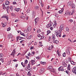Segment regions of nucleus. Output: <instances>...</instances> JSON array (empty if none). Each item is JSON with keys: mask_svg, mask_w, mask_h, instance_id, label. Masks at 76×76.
Wrapping results in <instances>:
<instances>
[{"mask_svg": "<svg viewBox=\"0 0 76 76\" xmlns=\"http://www.w3.org/2000/svg\"><path fill=\"white\" fill-rule=\"evenodd\" d=\"M64 26V24H61L60 25V26L59 27V29L58 31H55V34H56V37H58V35H59V34L62 31V30H63L64 29V28L63 27Z\"/></svg>", "mask_w": 76, "mask_h": 76, "instance_id": "nucleus-1", "label": "nucleus"}, {"mask_svg": "<svg viewBox=\"0 0 76 76\" xmlns=\"http://www.w3.org/2000/svg\"><path fill=\"white\" fill-rule=\"evenodd\" d=\"M16 50L15 49H14L12 52V53L11 54V56H13V58H15V54H16Z\"/></svg>", "mask_w": 76, "mask_h": 76, "instance_id": "nucleus-2", "label": "nucleus"}, {"mask_svg": "<svg viewBox=\"0 0 76 76\" xmlns=\"http://www.w3.org/2000/svg\"><path fill=\"white\" fill-rule=\"evenodd\" d=\"M58 71H61V72H63L64 71V68L63 66H61L58 69Z\"/></svg>", "mask_w": 76, "mask_h": 76, "instance_id": "nucleus-3", "label": "nucleus"}, {"mask_svg": "<svg viewBox=\"0 0 76 76\" xmlns=\"http://www.w3.org/2000/svg\"><path fill=\"white\" fill-rule=\"evenodd\" d=\"M28 30H25L24 31L25 32H29L30 31H31V29H32V27H31V26H29L27 28Z\"/></svg>", "mask_w": 76, "mask_h": 76, "instance_id": "nucleus-4", "label": "nucleus"}, {"mask_svg": "<svg viewBox=\"0 0 76 76\" xmlns=\"http://www.w3.org/2000/svg\"><path fill=\"white\" fill-rule=\"evenodd\" d=\"M53 25V23H49V24H48L46 26V27L47 28H50L51 27V26H52Z\"/></svg>", "mask_w": 76, "mask_h": 76, "instance_id": "nucleus-5", "label": "nucleus"}, {"mask_svg": "<svg viewBox=\"0 0 76 76\" xmlns=\"http://www.w3.org/2000/svg\"><path fill=\"white\" fill-rule=\"evenodd\" d=\"M37 36L38 37H39V38L40 37V39H43L44 38V36H41V35H40V34H39L37 35Z\"/></svg>", "mask_w": 76, "mask_h": 76, "instance_id": "nucleus-6", "label": "nucleus"}, {"mask_svg": "<svg viewBox=\"0 0 76 76\" xmlns=\"http://www.w3.org/2000/svg\"><path fill=\"white\" fill-rule=\"evenodd\" d=\"M1 18H6L7 20H9V18H8V17H7V16L6 15H4L1 17Z\"/></svg>", "mask_w": 76, "mask_h": 76, "instance_id": "nucleus-7", "label": "nucleus"}, {"mask_svg": "<svg viewBox=\"0 0 76 76\" xmlns=\"http://www.w3.org/2000/svg\"><path fill=\"white\" fill-rule=\"evenodd\" d=\"M52 39L53 41H55V40H56V36H55V35L54 34H53L52 35Z\"/></svg>", "mask_w": 76, "mask_h": 76, "instance_id": "nucleus-8", "label": "nucleus"}, {"mask_svg": "<svg viewBox=\"0 0 76 76\" xmlns=\"http://www.w3.org/2000/svg\"><path fill=\"white\" fill-rule=\"evenodd\" d=\"M45 69L44 68L41 69L39 71L40 73H42L44 72Z\"/></svg>", "mask_w": 76, "mask_h": 76, "instance_id": "nucleus-9", "label": "nucleus"}, {"mask_svg": "<svg viewBox=\"0 0 76 76\" xmlns=\"http://www.w3.org/2000/svg\"><path fill=\"white\" fill-rule=\"evenodd\" d=\"M71 6L73 9H75L76 7V6H75V4L74 3H72L71 5Z\"/></svg>", "mask_w": 76, "mask_h": 76, "instance_id": "nucleus-10", "label": "nucleus"}, {"mask_svg": "<svg viewBox=\"0 0 76 76\" xmlns=\"http://www.w3.org/2000/svg\"><path fill=\"white\" fill-rule=\"evenodd\" d=\"M32 35H30L28 37V36H26V38L28 39H31V38H32Z\"/></svg>", "mask_w": 76, "mask_h": 76, "instance_id": "nucleus-11", "label": "nucleus"}, {"mask_svg": "<svg viewBox=\"0 0 76 76\" xmlns=\"http://www.w3.org/2000/svg\"><path fill=\"white\" fill-rule=\"evenodd\" d=\"M66 53L67 54H68V55H69V54H70V51L69 49H67L66 50Z\"/></svg>", "mask_w": 76, "mask_h": 76, "instance_id": "nucleus-12", "label": "nucleus"}, {"mask_svg": "<svg viewBox=\"0 0 76 76\" xmlns=\"http://www.w3.org/2000/svg\"><path fill=\"white\" fill-rule=\"evenodd\" d=\"M12 38V35L11 34H10L8 36V38L9 39H10V38Z\"/></svg>", "mask_w": 76, "mask_h": 76, "instance_id": "nucleus-13", "label": "nucleus"}, {"mask_svg": "<svg viewBox=\"0 0 76 76\" xmlns=\"http://www.w3.org/2000/svg\"><path fill=\"white\" fill-rule=\"evenodd\" d=\"M31 64H32V65H34V64H35V61L34 60H32L31 61Z\"/></svg>", "mask_w": 76, "mask_h": 76, "instance_id": "nucleus-14", "label": "nucleus"}, {"mask_svg": "<svg viewBox=\"0 0 76 76\" xmlns=\"http://www.w3.org/2000/svg\"><path fill=\"white\" fill-rule=\"evenodd\" d=\"M63 12V9H61V10H60L59 11L58 13L60 14H61V13H62Z\"/></svg>", "mask_w": 76, "mask_h": 76, "instance_id": "nucleus-15", "label": "nucleus"}, {"mask_svg": "<svg viewBox=\"0 0 76 76\" xmlns=\"http://www.w3.org/2000/svg\"><path fill=\"white\" fill-rule=\"evenodd\" d=\"M39 7L38 6H35L34 7V9L35 10H38L39 9Z\"/></svg>", "mask_w": 76, "mask_h": 76, "instance_id": "nucleus-16", "label": "nucleus"}, {"mask_svg": "<svg viewBox=\"0 0 76 76\" xmlns=\"http://www.w3.org/2000/svg\"><path fill=\"white\" fill-rule=\"evenodd\" d=\"M53 43H56V44H58V41L56 40H54L53 41Z\"/></svg>", "mask_w": 76, "mask_h": 76, "instance_id": "nucleus-17", "label": "nucleus"}, {"mask_svg": "<svg viewBox=\"0 0 76 76\" xmlns=\"http://www.w3.org/2000/svg\"><path fill=\"white\" fill-rule=\"evenodd\" d=\"M57 54L58 55V56H59V57H60L61 56V54L60 52H59V51H58V50L57 51Z\"/></svg>", "mask_w": 76, "mask_h": 76, "instance_id": "nucleus-18", "label": "nucleus"}, {"mask_svg": "<svg viewBox=\"0 0 76 76\" xmlns=\"http://www.w3.org/2000/svg\"><path fill=\"white\" fill-rule=\"evenodd\" d=\"M47 34H46L47 35H48V34H50L51 33V31L50 30H48L47 31Z\"/></svg>", "mask_w": 76, "mask_h": 76, "instance_id": "nucleus-19", "label": "nucleus"}, {"mask_svg": "<svg viewBox=\"0 0 76 76\" xmlns=\"http://www.w3.org/2000/svg\"><path fill=\"white\" fill-rule=\"evenodd\" d=\"M20 35H22L24 37H26V34H25V33H20Z\"/></svg>", "mask_w": 76, "mask_h": 76, "instance_id": "nucleus-20", "label": "nucleus"}, {"mask_svg": "<svg viewBox=\"0 0 76 76\" xmlns=\"http://www.w3.org/2000/svg\"><path fill=\"white\" fill-rule=\"evenodd\" d=\"M32 16L33 17H35V11H33Z\"/></svg>", "mask_w": 76, "mask_h": 76, "instance_id": "nucleus-21", "label": "nucleus"}, {"mask_svg": "<svg viewBox=\"0 0 76 76\" xmlns=\"http://www.w3.org/2000/svg\"><path fill=\"white\" fill-rule=\"evenodd\" d=\"M67 69L68 70H70V64H69L68 67H67Z\"/></svg>", "mask_w": 76, "mask_h": 76, "instance_id": "nucleus-22", "label": "nucleus"}, {"mask_svg": "<svg viewBox=\"0 0 76 76\" xmlns=\"http://www.w3.org/2000/svg\"><path fill=\"white\" fill-rule=\"evenodd\" d=\"M14 10L15 11H16V12H19V10H20V8H15Z\"/></svg>", "mask_w": 76, "mask_h": 76, "instance_id": "nucleus-23", "label": "nucleus"}, {"mask_svg": "<svg viewBox=\"0 0 76 76\" xmlns=\"http://www.w3.org/2000/svg\"><path fill=\"white\" fill-rule=\"evenodd\" d=\"M5 4L6 5H8V4H9V2L7 1H6Z\"/></svg>", "mask_w": 76, "mask_h": 76, "instance_id": "nucleus-24", "label": "nucleus"}, {"mask_svg": "<svg viewBox=\"0 0 76 76\" xmlns=\"http://www.w3.org/2000/svg\"><path fill=\"white\" fill-rule=\"evenodd\" d=\"M72 3L71 2H69L68 3V5L69 6H70L72 4Z\"/></svg>", "mask_w": 76, "mask_h": 76, "instance_id": "nucleus-25", "label": "nucleus"}, {"mask_svg": "<svg viewBox=\"0 0 76 76\" xmlns=\"http://www.w3.org/2000/svg\"><path fill=\"white\" fill-rule=\"evenodd\" d=\"M39 45L40 47H42L43 45L42 44V42H39Z\"/></svg>", "mask_w": 76, "mask_h": 76, "instance_id": "nucleus-26", "label": "nucleus"}, {"mask_svg": "<svg viewBox=\"0 0 76 76\" xmlns=\"http://www.w3.org/2000/svg\"><path fill=\"white\" fill-rule=\"evenodd\" d=\"M19 39V40H22L21 39V37L18 36L17 37V39Z\"/></svg>", "mask_w": 76, "mask_h": 76, "instance_id": "nucleus-27", "label": "nucleus"}, {"mask_svg": "<svg viewBox=\"0 0 76 76\" xmlns=\"http://www.w3.org/2000/svg\"><path fill=\"white\" fill-rule=\"evenodd\" d=\"M57 25V23L56 22L54 23V24H53V28H55V26H56V25Z\"/></svg>", "mask_w": 76, "mask_h": 76, "instance_id": "nucleus-28", "label": "nucleus"}, {"mask_svg": "<svg viewBox=\"0 0 76 76\" xmlns=\"http://www.w3.org/2000/svg\"><path fill=\"white\" fill-rule=\"evenodd\" d=\"M3 9H5L6 8V7L5 6V5L4 4H3Z\"/></svg>", "mask_w": 76, "mask_h": 76, "instance_id": "nucleus-29", "label": "nucleus"}, {"mask_svg": "<svg viewBox=\"0 0 76 76\" xmlns=\"http://www.w3.org/2000/svg\"><path fill=\"white\" fill-rule=\"evenodd\" d=\"M40 63L43 65H45V64H46V63L44 62L41 61Z\"/></svg>", "mask_w": 76, "mask_h": 76, "instance_id": "nucleus-30", "label": "nucleus"}, {"mask_svg": "<svg viewBox=\"0 0 76 76\" xmlns=\"http://www.w3.org/2000/svg\"><path fill=\"white\" fill-rule=\"evenodd\" d=\"M65 29L67 32H69V28L68 27H66Z\"/></svg>", "mask_w": 76, "mask_h": 76, "instance_id": "nucleus-31", "label": "nucleus"}, {"mask_svg": "<svg viewBox=\"0 0 76 76\" xmlns=\"http://www.w3.org/2000/svg\"><path fill=\"white\" fill-rule=\"evenodd\" d=\"M35 21H37V22H38V20H39V18H36L35 20Z\"/></svg>", "mask_w": 76, "mask_h": 76, "instance_id": "nucleus-32", "label": "nucleus"}, {"mask_svg": "<svg viewBox=\"0 0 76 76\" xmlns=\"http://www.w3.org/2000/svg\"><path fill=\"white\" fill-rule=\"evenodd\" d=\"M48 69H53V66H49Z\"/></svg>", "mask_w": 76, "mask_h": 76, "instance_id": "nucleus-33", "label": "nucleus"}, {"mask_svg": "<svg viewBox=\"0 0 76 76\" xmlns=\"http://www.w3.org/2000/svg\"><path fill=\"white\" fill-rule=\"evenodd\" d=\"M56 71V70L54 69H52L51 71L52 72H55V71Z\"/></svg>", "mask_w": 76, "mask_h": 76, "instance_id": "nucleus-34", "label": "nucleus"}, {"mask_svg": "<svg viewBox=\"0 0 76 76\" xmlns=\"http://www.w3.org/2000/svg\"><path fill=\"white\" fill-rule=\"evenodd\" d=\"M41 30L39 29H38L37 31V33H39V32H41Z\"/></svg>", "mask_w": 76, "mask_h": 76, "instance_id": "nucleus-35", "label": "nucleus"}, {"mask_svg": "<svg viewBox=\"0 0 76 76\" xmlns=\"http://www.w3.org/2000/svg\"><path fill=\"white\" fill-rule=\"evenodd\" d=\"M20 18H23V19H25V17L23 15L21 16L20 17Z\"/></svg>", "mask_w": 76, "mask_h": 76, "instance_id": "nucleus-36", "label": "nucleus"}, {"mask_svg": "<svg viewBox=\"0 0 76 76\" xmlns=\"http://www.w3.org/2000/svg\"><path fill=\"white\" fill-rule=\"evenodd\" d=\"M67 13L69 15H73V13H74V12H72L71 13H69V12H67Z\"/></svg>", "mask_w": 76, "mask_h": 76, "instance_id": "nucleus-37", "label": "nucleus"}, {"mask_svg": "<svg viewBox=\"0 0 76 76\" xmlns=\"http://www.w3.org/2000/svg\"><path fill=\"white\" fill-rule=\"evenodd\" d=\"M54 28L53 26V27L52 26L51 27H50V30H51V31H52L53 30V29H54Z\"/></svg>", "mask_w": 76, "mask_h": 76, "instance_id": "nucleus-38", "label": "nucleus"}, {"mask_svg": "<svg viewBox=\"0 0 76 76\" xmlns=\"http://www.w3.org/2000/svg\"><path fill=\"white\" fill-rule=\"evenodd\" d=\"M28 63V60H25V64H26Z\"/></svg>", "mask_w": 76, "mask_h": 76, "instance_id": "nucleus-39", "label": "nucleus"}, {"mask_svg": "<svg viewBox=\"0 0 76 76\" xmlns=\"http://www.w3.org/2000/svg\"><path fill=\"white\" fill-rule=\"evenodd\" d=\"M71 64H73V65H75V64H76V63H74V64L73 63V61H71Z\"/></svg>", "mask_w": 76, "mask_h": 76, "instance_id": "nucleus-40", "label": "nucleus"}, {"mask_svg": "<svg viewBox=\"0 0 76 76\" xmlns=\"http://www.w3.org/2000/svg\"><path fill=\"white\" fill-rule=\"evenodd\" d=\"M63 57H66V53H64L63 54Z\"/></svg>", "mask_w": 76, "mask_h": 76, "instance_id": "nucleus-41", "label": "nucleus"}, {"mask_svg": "<svg viewBox=\"0 0 76 76\" xmlns=\"http://www.w3.org/2000/svg\"><path fill=\"white\" fill-rule=\"evenodd\" d=\"M51 46H50L48 49V50H51Z\"/></svg>", "mask_w": 76, "mask_h": 76, "instance_id": "nucleus-42", "label": "nucleus"}, {"mask_svg": "<svg viewBox=\"0 0 76 76\" xmlns=\"http://www.w3.org/2000/svg\"><path fill=\"white\" fill-rule=\"evenodd\" d=\"M27 75H28V76H31V75H32V74H31V73L29 72H28Z\"/></svg>", "mask_w": 76, "mask_h": 76, "instance_id": "nucleus-43", "label": "nucleus"}, {"mask_svg": "<svg viewBox=\"0 0 76 76\" xmlns=\"http://www.w3.org/2000/svg\"><path fill=\"white\" fill-rule=\"evenodd\" d=\"M10 29H11L10 27H9V28H8L7 29V31H10Z\"/></svg>", "mask_w": 76, "mask_h": 76, "instance_id": "nucleus-44", "label": "nucleus"}, {"mask_svg": "<svg viewBox=\"0 0 76 76\" xmlns=\"http://www.w3.org/2000/svg\"><path fill=\"white\" fill-rule=\"evenodd\" d=\"M30 11H31V9H28L27 10V11L28 13H29V12Z\"/></svg>", "mask_w": 76, "mask_h": 76, "instance_id": "nucleus-45", "label": "nucleus"}, {"mask_svg": "<svg viewBox=\"0 0 76 76\" xmlns=\"http://www.w3.org/2000/svg\"><path fill=\"white\" fill-rule=\"evenodd\" d=\"M13 4H16L17 3L16 2V1H14L12 2Z\"/></svg>", "mask_w": 76, "mask_h": 76, "instance_id": "nucleus-46", "label": "nucleus"}, {"mask_svg": "<svg viewBox=\"0 0 76 76\" xmlns=\"http://www.w3.org/2000/svg\"><path fill=\"white\" fill-rule=\"evenodd\" d=\"M69 21L70 22H73V20L72 19H69Z\"/></svg>", "mask_w": 76, "mask_h": 76, "instance_id": "nucleus-47", "label": "nucleus"}, {"mask_svg": "<svg viewBox=\"0 0 76 76\" xmlns=\"http://www.w3.org/2000/svg\"><path fill=\"white\" fill-rule=\"evenodd\" d=\"M9 6H7L6 7V9H7V10H9Z\"/></svg>", "mask_w": 76, "mask_h": 76, "instance_id": "nucleus-48", "label": "nucleus"}, {"mask_svg": "<svg viewBox=\"0 0 76 76\" xmlns=\"http://www.w3.org/2000/svg\"><path fill=\"white\" fill-rule=\"evenodd\" d=\"M51 38L50 36H49V38H48V40L49 41H50V40H51Z\"/></svg>", "mask_w": 76, "mask_h": 76, "instance_id": "nucleus-49", "label": "nucleus"}, {"mask_svg": "<svg viewBox=\"0 0 76 76\" xmlns=\"http://www.w3.org/2000/svg\"><path fill=\"white\" fill-rule=\"evenodd\" d=\"M30 50H33V49H34V48L33 46L30 47Z\"/></svg>", "mask_w": 76, "mask_h": 76, "instance_id": "nucleus-50", "label": "nucleus"}, {"mask_svg": "<svg viewBox=\"0 0 76 76\" xmlns=\"http://www.w3.org/2000/svg\"><path fill=\"white\" fill-rule=\"evenodd\" d=\"M68 60L69 61H70L71 60V58H70V57L68 58Z\"/></svg>", "mask_w": 76, "mask_h": 76, "instance_id": "nucleus-51", "label": "nucleus"}, {"mask_svg": "<svg viewBox=\"0 0 76 76\" xmlns=\"http://www.w3.org/2000/svg\"><path fill=\"white\" fill-rule=\"evenodd\" d=\"M55 16L56 17H57V16H58V15L57 13H56Z\"/></svg>", "mask_w": 76, "mask_h": 76, "instance_id": "nucleus-52", "label": "nucleus"}, {"mask_svg": "<svg viewBox=\"0 0 76 76\" xmlns=\"http://www.w3.org/2000/svg\"><path fill=\"white\" fill-rule=\"evenodd\" d=\"M30 68V64H28V68L29 69V68Z\"/></svg>", "mask_w": 76, "mask_h": 76, "instance_id": "nucleus-53", "label": "nucleus"}, {"mask_svg": "<svg viewBox=\"0 0 76 76\" xmlns=\"http://www.w3.org/2000/svg\"><path fill=\"white\" fill-rule=\"evenodd\" d=\"M26 58H27V59H29V58L27 56H26Z\"/></svg>", "mask_w": 76, "mask_h": 76, "instance_id": "nucleus-54", "label": "nucleus"}, {"mask_svg": "<svg viewBox=\"0 0 76 76\" xmlns=\"http://www.w3.org/2000/svg\"><path fill=\"white\" fill-rule=\"evenodd\" d=\"M33 69L37 70V68L36 67H34L33 68Z\"/></svg>", "mask_w": 76, "mask_h": 76, "instance_id": "nucleus-55", "label": "nucleus"}, {"mask_svg": "<svg viewBox=\"0 0 76 76\" xmlns=\"http://www.w3.org/2000/svg\"><path fill=\"white\" fill-rule=\"evenodd\" d=\"M11 62V61H9V62H8V64H9V65L10 64Z\"/></svg>", "mask_w": 76, "mask_h": 76, "instance_id": "nucleus-56", "label": "nucleus"}, {"mask_svg": "<svg viewBox=\"0 0 76 76\" xmlns=\"http://www.w3.org/2000/svg\"><path fill=\"white\" fill-rule=\"evenodd\" d=\"M65 72H66L67 74H69V71H67V70Z\"/></svg>", "mask_w": 76, "mask_h": 76, "instance_id": "nucleus-57", "label": "nucleus"}, {"mask_svg": "<svg viewBox=\"0 0 76 76\" xmlns=\"http://www.w3.org/2000/svg\"><path fill=\"white\" fill-rule=\"evenodd\" d=\"M36 58L37 59V60H38L39 58V56H37L36 57Z\"/></svg>", "mask_w": 76, "mask_h": 76, "instance_id": "nucleus-58", "label": "nucleus"}, {"mask_svg": "<svg viewBox=\"0 0 76 76\" xmlns=\"http://www.w3.org/2000/svg\"><path fill=\"white\" fill-rule=\"evenodd\" d=\"M35 25H37V23H38V21H35Z\"/></svg>", "mask_w": 76, "mask_h": 76, "instance_id": "nucleus-59", "label": "nucleus"}, {"mask_svg": "<svg viewBox=\"0 0 76 76\" xmlns=\"http://www.w3.org/2000/svg\"><path fill=\"white\" fill-rule=\"evenodd\" d=\"M7 25L5 24V25H2V26L3 27H5V26H6Z\"/></svg>", "mask_w": 76, "mask_h": 76, "instance_id": "nucleus-60", "label": "nucleus"}, {"mask_svg": "<svg viewBox=\"0 0 76 76\" xmlns=\"http://www.w3.org/2000/svg\"><path fill=\"white\" fill-rule=\"evenodd\" d=\"M30 55H31V54H30V52H29V54H28V55H27V56H30Z\"/></svg>", "mask_w": 76, "mask_h": 76, "instance_id": "nucleus-61", "label": "nucleus"}, {"mask_svg": "<svg viewBox=\"0 0 76 76\" xmlns=\"http://www.w3.org/2000/svg\"><path fill=\"white\" fill-rule=\"evenodd\" d=\"M3 55V54L2 53H0V57H2V55Z\"/></svg>", "mask_w": 76, "mask_h": 76, "instance_id": "nucleus-62", "label": "nucleus"}, {"mask_svg": "<svg viewBox=\"0 0 76 76\" xmlns=\"http://www.w3.org/2000/svg\"><path fill=\"white\" fill-rule=\"evenodd\" d=\"M3 59V58H0V60L1 61L2 60V59Z\"/></svg>", "mask_w": 76, "mask_h": 76, "instance_id": "nucleus-63", "label": "nucleus"}, {"mask_svg": "<svg viewBox=\"0 0 76 76\" xmlns=\"http://www.w3.org/2000/svg\"><path fill=\"white\" fill-rule=\"evenodd\" d=\"M13 61H17V60H16V59H14L13 60Z\"/></svg>", "mask_w": 76, "mask_h": 76, "instance_id": "nucleus-64", "label": "nucleus"}]
</instances>
